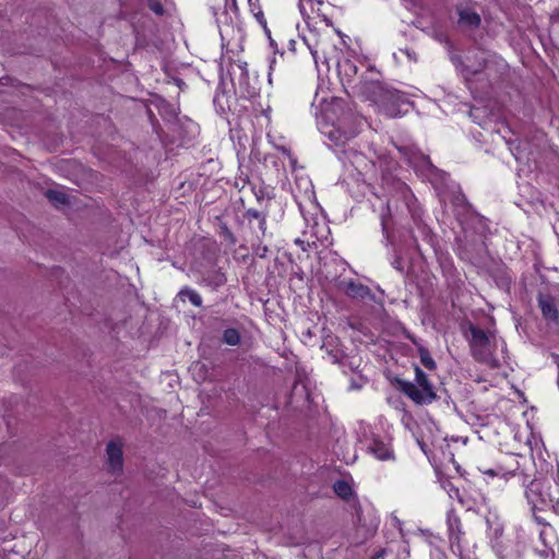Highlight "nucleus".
Segmentation results:
<instances>
[{
    "label": "nucleus",
    "instance_id": "obj_37",
    "mask_svg": "<svg viewBox=\"0 0 559 559\" xmlns=\"http://www.w3.org/2000/svg\"><path fill=\"white\" fill-rule=\"evenodd\" d=\"M265 251H266V247H263L262 249H259V250L257 251V253H258L260 257H263Z\"/></svg>",
    "mask_w": 559,
    "mask_h": 559
},
{
    "label": "nucleus",
    "instance_id": "obj_11",
    "mask_svg": "<svg viewBox=\"0 0 559 559\" xmlns=\"http://www.w3.org/2000/svg\"><path fill=\"white\" fill-rule=\"evenodd\" d=\"M538 307L545 320L557 323L559 320V311L556 300L548 294L538 295Z\"/></svg>",
    "mask_w": 559,
    "mask_h": 559
},
{
    "label": "nucleus",
    "instance_id": "obj_10",
    "mask_svg": "<svg viewBox=\"0 0 559 559\" xmlns=\"http://www.w3.org/2000/svg\"><path fill=\"white\" fill-rule=\"evenodd\" d=\"M341 287L344 294L353 299H373V295L370 288L361 283L355 282L353 280L343 281L341 283Z\"/></svg>",
    "mask_w": 559,
    "mask_h": 559
},
{
    "label": "nucleus",
    "instance_id": "obj_16",
    "mask_svg": "<svg viewBox=\"0 0 559 559\" xmlns=\"http://www.w3.org/2000/svg\"><path fill=\"white\" fill-rule=\"evenodd\" d=\"M487 526H488L491 548L493 550H495V544L497 542L498 543H507V540H504L502 538L503 527L499 522H492L490 519H487Z\"/></svg>",
    "mask_w": 559,
    "mask_h": 559
},
{
    "label": "nucleus",
    "instance_id": "obj_8",
    "mask_svg": "<svg viewBox=\"0 0 559 559\" xmlns=\"http://www.w3.org/2000/svg\"><path fill=\"white\" fill-rule=\"evenodd\" d=\"M546 484L542 480L534 479L525 489V497L528 504L532 506V511H535L539 506L547 504V498L545 492Z\"/></svg>",
    "mask_w": 559,
    "mask_h": 559
},
{
    "label": "nucleus",
    "instance_id": "obj_1",
    "mask_svg": "<svg viewBox=\"0 0 559 559\" xmlns=\"http://www.w3.org/2000/svg\"><path fill=\"white\" fill-rule=\"evenodd\" d=\"M396 382L399 390L415 404H431L438 397L433 384L419 367H415V382L400 379H397Z\"/></svg>",
    "mask_w": 559,
    "mask_h": 559
},
{
    "label": "nucleus",
    "instance_id": "obj_23",
    "mask_svg": "<svg viewBox=\"0 0 559 559\" xmlns=\"http://www.w3.org/2000/svg\"><path fill=\"white\" fill-rule=\"evenodd\" d=\"M547 491H546V498H547V503H552L554 504H557V501H559V484L558 483H554V484H549L548 486H546Z\"/></svg>",
    "mask_w": 559,
    "mask_h": 559
},
{
    "label": "nucleus",
    "instance_id": "obj_6",
    "mask_svg": "<svg viewBox=\"0 0 559 559\" xmlns=\"http://www.w3.org/2000/svg\"><path fill=\"white\" fill-rule=\"evenodd\" d=\"M366 449L379 461H395L394 450L389 438L373 437L367 443Z\"/></svg>",
    "mask_w": 559,
    "mask_h": 559
},
{
    "label": "nucleus",
    "instance_id": "obj_29",
    "mask_svg": "<svg viewBox=\"0 0 559 559\" xmlns=\"http://www.w3.org/2000/svg\"><path fill=\"white\" fill-rule=\"evenodd\" d=\"M151 8H152V10H153L154 12H156L157 14H162V13H163V8H162V5H160V4H158V3H157V4H155V5H153V7H151Z\"/></svg>",
    "mask_w": 559,
    "mask_h": 559
},
{
    "label": "nucleus",
    "instance_id": "obj_22",
    "mask_svg": "<svg viewBox=\"0 0 559 559\" xmlns=\"http://www.w3.org/2000/svg\"><path fill=\"white\" fill-rule=\"evenodd\" d=\"M223 342L227 345L235 346L240 342V334L236 329H226L223 333Z\"/></svg>",
    "mask_w": 559,
    "mask_h": 559
},
{
    "label": "nucleus",
    "instance_id": "obj_15",
    "mask_svg": "<svg viewBox=\"0 0 559 559\" xmlns=\"http://www.w3.org/2000/svg\"><path fill=\"white\" fill-rule=\"evenodd\" d=\"M304 41L307 45V47L313 58V61L317 66L319 64L320 61H322L323 63H328V60H326V57H325V53L323 50V43L321 40H319L313 35V41H311L307 37H304Z\"/></svg>",
    "mask_w": 559,
    "mask_h": 559
},
{
    "label": "nucleus",
    "instance_id": "obj_5",
    "mask_svg": "<svg viewBox=\"0 0 559 559\" xmlns=\"http://www.w3.org/2000/svg\"><path fill=\"white\" fill-rule=\"evenodd\" d=\"M447 525L449 538L451 542V549L453 552H457V555L462 557V543L465 532L463 531L459 515L454 512L453 509L449 510L447 513Z\"/></svg>",
    "mask_w": 559,
    "mask_h": 559
},
{
    "label": "nucleus",
    "instance_id": "obj_36",
    "mask_svg": "<svg viewBox=\"0 0 559 559\" xmlns=\"http://www.w3.org/2000/svg\"><path fill=\"white\" fill-rule=\"evenodd\" d=\"M265 251H266V247H263L262 249H259V250L257 251V253H258L260 257H263Z\"/></svg>",
    "mask_w": 559,
    "mask_h": 559
},
{
    "label": "nucleus",
    "instance_id": "obj_19",
    "mask_svg": "<svg viewBox=\"0 0 559 559\" xmlns=\"http://www.w3.org/2000/svg\"><path fill=\"white\" fill-rule=\"evenodd\" d=\"M333 489L334 492L343 499H348L353 493L352 487L345 480L335 481L333 485Z\"/></svg>",
    "mask_w": 559,
    "mask_h": 559
},
{
    "label": "nucleus",
    "instance_id": "obj_21",
    "mask_svg": "<svg viewBox=\"0 0 559 559\" xmlns=\"http://www.w3.org/2000/svg\"><path fill=\"white\" fill-rule=\"evenodd\" d=\"M418 354H419L420 362L423 364V366L425 368H427L429 370L436 369V362L427 348H425L424 346H419Z\"/></svg>",
    "mask_w": 559,
    "mask_h": 559
},
{
    "label": "nucleus",
    "instance_id": "obj_26",
    "mask_svg": "<svg viewBox=\"0 0 559 559\" xmlns=\"http://www.w3.org/2000/svg\"><path fill=\"white\" fill-rule=\"evenodd\" d=\"M485 474H488L490 476H497V475H502L503 477H507L508 475H514V469L512 471H509V472H502L501 467H498L497 469H488V471H485Z\"/></svg>",
    "mask_w": 559,
    "mask_h": 559
},
{
    "label": "nucleus",
    "instance_id": "obj_27",
    "mask_svg": "<svg viewBox=\"0 0 559 559\" xmlns=\"http://www.w3.org/2000/svg\"><path fill=\"white\" fill-rule=\"evenodd\" d=\"M386 215H390L389 206H386L385 212L381 214V225L384 233L388 230Z\"/></svg>",
    "mask_w": 559,
    "mask_h": 559
},
{
    "label": "nucleus",
    "instance_id": "obj_28",
    "mask_svg": "<svg viewBox=\"0 0 559 559\" xmlns=\"http://www.w3.org/2000/svg\"><path fill=\"white\" fill-rule=\"evenodd\" d=\"M406 53L409 60L417 61V55L414 51H411L409 49L402 50Z\"/></svg>",
    "mask_w": 559,
    "mask_h": 559
},
{
    "label": "nucleus",
    "instance_id": "obj_13",
    "mask_svg": "<svg viewBox=\"0 0 559 559\" xmlns=\"http://www.w3.org/2000/svg\"><path fill=\"white\" fill-rule=\"evenodd\" d=\"M480 16L472 9L464 8L459 10V25L462 28L475 29L480 25Z\"/></svg>",
    "mask_w": 559,
    "mask_h": 559
},
{
    "label": "nucleus",
    "instance_id": "obj_34",
    "mask_svg": "<svg viewBox=\"0 0 559 559\" xmlns=\"http://www.w3.org/2000/svg\"><path fill=\"white\" fill-rule=\"evenodd\" d=\"M249 214L255 218H260V213L258 211H249Z\"/></svg>",
    "mask_w": 559,
    "mask_h": 559
},
{
    "label": "nucleus",
    "instance_id": "obj_9",
    "mask_svg": "<svg viewBox=\"0 0 559 559\" xmlns=\"http://www.w3.org/2000/svg\"><path fill=\"white\" fill-rule=\"evenodd\" d=\"M338 75L344 85L354 88V84L359 82L361 75L358 76V68L354 61L344 59L337 63Z\"/></svg>",
    "mask_w": 559,
    "mask_h": 559
},
{
    "label": "nucleus",
    "instance_id": "obj_31",
    "mask_svg": "<svg viewBox=\"0 0 559 559\" xmlns=\"http://www.w3.org/2000/svg\"><path fill=\"white\" fill-rule=\"evenodd\" d=\"M421 162H423L424 165H426L428 167H431V168L433 167L432 164L430 163L429 158L426 157V156L421 157Z\"/></svg>",
    "mask_w": 559,
    "mask_h": 559
},
{
    "label": "nucleus",
    "instance_id": "obj_25",
    "mask_svg": "<svg viewBox=\"0 0 559 559\" xmlns=\"http://www.w3.org/2000/svg\"><path fill=\"white\" fill-rule=\"evenodd\" d=\"M537 555L540 557V559H555V552L551 546H546L543 549H538Z\"/></svg>",
    "mask_w": 559,
    "mask_h": 559
},
{
    "label": "nucleus",
    "instance_id": "obj_2",
    "mask_svg": "<svg viewBox=\"0 0 559 559\" xmlns=\"http://www.w3.org/2000/svg\"><path fill=\"white\" fill-rule=\"evenodd\" d=\"M468 331L471 335L468 342L473 357L490 368H497L499 362L493 356L495 346L492 345L490 335L483 329L473 324L469 325Z\"/></svg>",
    "mask_w": 559,
    "mask_h": 559
},
{
    "label": "nucleus",
    "instance_id": "obj_24",
    "mask_svg": "<svg viewBox=\"0 0 559 559\" xmlns=\"http://www.w3.org/2000/svg\"><path fill=\"white\" fill-rule=\"evenodd\" d=\"M554 530L549 524H544L542 530L539 531V539L544 544V547L551 546L550 542L548 540V537H552Z\"/></svg>",
    "mask_w": 559,
    "mask_h": 559
},
{
    "label": "nucleus",
    "instance_id": "obj_33",
    "mask_svg": "<svg viewBox=\"0 0 559 559\" xmlns=\"http://www.w3.org/2000/svg\"><path fill=\"white\" fill-rule=\"evenodd\" d=\"M479 109L478 108H473L471 110V116L474 118V120H476L477 116H476V112L478 111Z\"/></svg>",
    "mask_w": 559,
    "mask_h": 559
},
{
    "label": "nucleus",
    "instance_id": "obj_7",
    "mask_svg": "<svg viewBox=\"0 0 559 559\" xmlns=\"http://www.w3.org/2000/svg\"><path fill=\"white\" fill-rule=\"evenodd\" d=\"M525 543L523 540L507 539V543H496L495 554L499 559H523Z\"/></svg>",
    "mask_w": 559,
    "mask_h": 559
},
{
    "label": "nucleus",
    "instance_id": "obj_32",
    "mask_svg": "<svg viewBox=\"0 0 559 559\" xmlns=\"http://www.w3.org/2000/svg\"><path fill=\"white\" fill-rule=\"evenodd\" d=\"M265 225H266L265 218H264V217H261V221H260V228L262 229V231H264V230H265Z\"/></svg>",
    "mask_w": 559,
    "mask_h": 559
},
{
    "label": "nucleus",
    "instance_id": "obj_4",
    "mask_svg": "<svg viewBox=\"0 0 559 559\" xmlns=\"http://www.w3.org/2000/svg\"><path fill=\"white\" fill-rule=\"evenodd\" d=\"M388 88L389 87L383 86L378 80L361 75L359 82L354 84L353 92L377 104Z\"/></svg>",
    "mask_w": 559,
    "mask_h": 559
},
{
    "label": "nucleus",
    "instance_id": "obj_3",
    "mask_svg": "<svg viewBox=\"0 0 559 559\" xmlns=\"http://www.w3.org/2000/svg\"><path fill=\"white\" fill-rule=\"evenodd\" d=\"M411 104L406 95L397 90L388 88L377 102L379 110L386 117L396 118L407 112Z\"/></svg>",
    "mask_w": 559,
    "mask_h": 559
},
{
    "label": "nucleus",
    "instance_id": "obj_35",
    "mask_svg": "<svg viewBox=\"0 0 559 559\" xmlns=\"http://www.w3.org/2000/svg\"><path fill=\"white\" fill-rule=\"evenodd\" d=\"M534 519L535 521L538 523V524H542L544 526V524H546L545 522L542 521L540 516H537L535 513H534Z\"/></svg>",
    "mask_w": 559,
    "mask_h": 559
},
{
    "label": "nucleus",
    "instance_id": "obj_38",
    "mask_svg": "<svg viewBox=\"0 0 559 559\" xmlns=\"http://www.w3.org/2000/svg\"><path fill=\"white\" fill-rule=\"evenodd\" d=\"M552 509L559 515V501H557V504L552 506Z\"/></svg>",
    "mask_w": 559,
    "mask_h": 559
},
{
    "label": "nucleus",
    "instance_id": "obj_39",
    "mask_svg": "<svg viewBox=\"0 0 559 559\" xmlns=\"http://www.w3.org/2000/svg\"><path fill=\"white\" fill-rule=\"evenodd\" d=\"M299 10H300V12L304 14V10H305V8H304V4H302L301 2H299Z\"/></svg>",
    "mask_w": 559,
    "mask_h": 559
},
{
    "label": "nucleus",
    "instance_id": "obj_30",
    "mask_svg": "<svg viewBox=\"0 0 559 559\" xmlns=\"http://www.w3.org/2000/svg\"><path fill=\"white\" fill-rule=\"evenodd\" d=\"M392 522L394 524L395 527H397L399 530H401V521L397 519V516L395 515H392Z\"/></svg>",
    "mask_w": 559,
    "mask_h": 559
},
{
    "label": "nucleus",
    "instance_id": "obj_17",
    "mask_svg": "<svg viewBox=\"0 0 559 559\" xmlns=\"http://www.w3.org/2000/svg\"><path fill=\"white\" fill-rule=\"evenodd\" d=\"M334 344L335 338L331 337L323 343L321 348L325 350L326 355L330 357L333 364H337L342 360L343 353L341 349L336 348Z\"/></svg>",
    "mask_w": 559,
    "mask_h": 559
},
{
    "label": "nucleus",
    "instance_id": "obj_18",
    "mask_svg": "<svg viewBox=\"0 0 559 559\" xmlns=\"http://www.w3.org/2000/svg\"><path fill=\"white\" fill-rule=\"evenodd\" d=\"M46 197L56 206L66 205L69 203L68 194L60 190L49 189L46 191Z\"/></svg>",
    "mask_w": 559,
    "mask_h": 559
},
{
    "label": "nucleus",
    "instance_id": "obj_14",
    "mask_svg": "<svg viewBox=\"0 0 559 559\" xmlns=\"http://www.w3.org/2000/svg\"><path fill=\"white\" fill-rule=\"evenodd\" d=\"M200 283L215 290L226 283V276L219 269H212L201 275Z\"/></svg>",
    "mask_w": 559,
    "mask_h": 559
},
{
    "label": "nucleus",
    "instance_id": "obj_20",
    "mask_svg": "<svg viewBox=\"0 0 559 559\" xmlns=\"http://www.w3.org/2000/svg\"><path fill=\"white\" fill-rule=\"evenodd\" d=\"M179 295L186 297L195 307L202 306V297L192 288L186 287L180 290Z\"/></svg>",
    "mask_w": 559,
    "mask_h": 559
},
{
    "label": "nucleus",
    "instance_id": "obj_12",
    "mask_svg": "<svg viewBox=\"0 0 559 559\" xmlns=\"http://www.w3.org/2000/svg\"><path fill=\"white\" fill-rule=\"evenodd\" d=\"M107 456H108V466L111 473H118L122 471L123 460H122V449L116 442H109L107 444Z\"/></svg>",
    "mask_w": 559,
    "mask_h": 559
}]
</instances>
